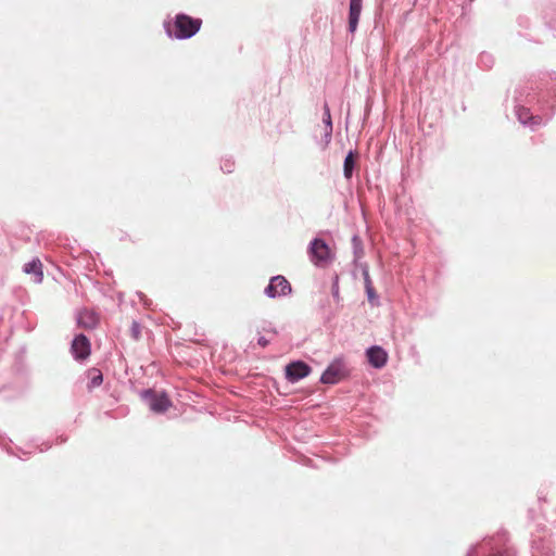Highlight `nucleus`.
I'll use <instances>...</instances> for the list:
<instances>
[{
  "mask_svg": "<svg viewBox=\"0 0 556 556\" xmlns=\"http://www.w3.org/2000/svg\"><path fill=\"white\" fill-rule=\"evenodd\" d=\"M367 358L371 366L381 368L387 364L388 353L380 346H371L367 350Z\"/></svg>",
  "mask_w": 556,
  "mask_h": 556,
  "instance_id": "nucleus-8",
  "label": "nucleus"
},
{
  "mask_svg": "<svg viewBox=\"0 0 556 556\" xmlns=\"http://www.w3.org/2000/svg\"><path fill=\"white\" fill-rule=\"evenodd\" d=\"M146 397L150 408L155 413H164L170 406V401L165 393L148 391Z\"/></svg>",
  "mask_w": 556,
  "mask_h": 556,
  "instance_id": "nucleus-5",
  "label": "nucleus"
},
{
  "mask_svg": "<svg viewBox=\"0 0 556 556\" xmlns=\"http://www.w3.org/2000/svg\"><path fill=\"white\" fill-rule=\"evenodd\" d=\"M357 156H358L357 152L350 151L344 160L343 172H344L345 178H348V179H350L353 175V169H354Z\"/></svg>",
  "mask_w": 556,
  "mask_h": 556,
  "instance_id": "nucleus-12",
  "label": "nucleus"
},
{
  "mask_svg": "<svg viewBox=\"0 0 556 556\" xmlns=\"http://www.w3.org/2000/svg\"><path fill=\"white\" fill-rule=\"evenodd\" d=\"M202 20L193 18L187 14H177L174 21V31L168 26L167 33L177 39H187L195 35L201 28Z\"/></svg>",
  "mask_w": 556,
  "mask_h": 556,
  "instance_id": "nucleus-1",
  "label": "nucleus"
},
{
  "mask_svg": "<svg viewBox=\"0 0 556 556\" xmlns=\"http://www.w3.org/2000/svg\"><path fill=\"white\" fill-rule=\"evenodd\" d=\"M348 375V369L345 365L336 361L329 365V367L321 375V382L327 384H334L342 380Z\"/></svg>",
  "mask_w": 556,
  "mask_h": 556,
  "instance_id": "nucleus-3",
  "label": "nucleus"
},
{
  "mask_svg": "<svg viewBox=\"0 0 556 556\" xmlns=\"http://www.w3.org/2000/svg\"><path fill=\"white\" fill-rule=\"evenodd\" d=\"M367 293L369 299H372L375 296L372 287L369 283L367 285Z\"/></svg>",
  "mask_w": 556,
  "mask_h": 556,
  "instance_id": "nucleus-17",
  "label": "nucleus"
},
{
  "mask_svg": "<svg viewBox=\"0 0 556 556\" xmlns=\"http://www.w3.org/2000/svg\"><path fill=\"white\" fill-rule=\"evenodd\" d=\"M311 372V367L301 361L292 362L286 367V376L288 380L294 382L298 381Z\"/></svg>",
  "mask_w": 556,
  "mask_h": 556,
  "instance_id": "nucleus-6",
  "label": "nucleus"
},
{
  "mask_svg": "<svg viewBox=\"0 0 556 556\" xmlns=\"http://www.w3.org/2000/svg\"><path fill=\"white\" fill-rule=\"evenodd\" d=\"M324 122L326 123L327 135L330 136V134L332 131V123H331L330 110L327 104H325V106H324Z\"/></svg>",
  "mask_w": 556,
  "mask_h": 556,
  "instance_id": "nucleus-13",
  "label": "nucleus"
},
{
  "mask_svg": "<svg viewBox=\"0 0 556 556\" xmlns=\"http://www.w3.org/2000/svg\"><path fill=\"white\" fill-rule=\"evenodd\" d=\"M291 292V285L283 276L273 277L265 289L269 298L287 295Z\"/></svg>",
  "mask_w": 556,
  "mask_h": 556,
  "instance_id": "nucleus-4",
  "label": "nucleus"
},
{
  "mask_svg": "<svg viewBox=\"0 0 556 556\" xmlns=\"http://www.w3.org/2000/svg\"><path fill=\"white\" fill-rule=\"evenodd\" d=\"M312 262L317 266L326 265L332 257L331 250L321 239H315L309 247Z\"/></svg>",
  "mask_w": 556,
  "mask_h": 556,
  "instance_id": "nucleus-2",
  "label": "nucleus"
},
{
  "mask_svg": "<svg viewBox=\"0 0 556 556\" xmlns=\"http://www.w3.org/2000/svg\"><path fill=\"white\" fill-rule=\"evenodd\" d=\"M522 117H526V114H522V115L520 114V115H519V118H520V119H522Z\"/></svg>",
  "mask_w": 556,
  "mask_h": 556,
  "instance_id": "nucleus-20",
  "label": "nucleus"
},
{
  "mask_svg": "<svg viewBox=\"0 0 556 556\" xmlns=\"http://www.w3.org/2000/svg\"><path fill=\"white\" fill-rule=\"evenodd\" d=\"M25 273L34 274L35 280L40 282L42 280V264L39 260H33L25 265Z\"/></svg>",
  "mask_w": 556,
  "mask_h": 556,
  "instance_id": "nucleus-11",
  "label": "nucleus"
},
{
  "mask_svg": "<svg viewBox=\"0 0 556 556\" xmlns=\"http://www.w3.org/2000/svg\"><path fill=\"white\" fill-rule=\"evenodd\" d=\"M362 11V0H350L349 30L354 33L357 28Z\"/></svg>",
  "mask_w": 556,
  "mask_h": 556,
  "instance_id": "nucleus-9",
  "label": "nucleus"
},
{
  "mask_svg": "<svg viewBox=\"0 0 556 556\" xmlns=\"http://www.w3.org/2000/svg\"><path fill=\"white\" fill-rule=\"evenodd\" d=\"M522 117H526V114H522V115L520 114V115H519V118H520V119H522Z\"/></svg>",
  "mask_w": 556,
  "mask_h": 556,
  "instance_id": "nucleus-19",
  "label": "nucleus"
},
{
  "mask_svg": "<svg viewBox=\"0 0 556 556\" xmlns=\"http://www.w3.org/2000/svg\"><path fill=\"white\" fill-rule=\"evenodd\" d=\"M131 336L134 339H138L140 336V326L137 321H132L130 327Z\"/></svg>",
  "mask_w": 556,
  "mask_h": 556,
  "instance_id": "nucleus-15",
  "label": "nucleus"
},
{
  "mask_svg": "<svg viewBox=\"0 0 556 556\" xmlns=\"http://www.w3.org/2000/svg\"><path fill=\"white\" fill-rule=\"evenodd\" d=\"M490 556H513L509 551H503V552H495L492 553Z\"/></svg>",
  "mask_w": 556,
  "mask_h": 556,
  "instance_id": "nucleus-16",
  "label": "nucleus"
},
{
  "mask_svg": "<svg viewBox=\"0 0 556 556\" xmlns=\"http://www.w3.org/2000/svg\"><path fill=\"white\" fill-rule=\"evenodd\" d=\"M258 344L262 345V346H265L267 344V341L264 338H261L258 340Z\"/></svg>",
  "mask_w": 556,
  "mask_h": 556,
  "instance_id": "nucleus-18",
  "label": "nucleus"
},
{
  "mask_svg": "<svg viewBox=\"0 0 556 556\" xmlns=\"http://www.w3.org/2000/svg\"><path fill=\"white\" fill-rule=\"evenodd\" d=\"M102 374L100 370L98 369H92L91 370V383L92 386H100L102 383Z\"/></svg>",
  "mask_w": 556,
  "mask_h": 556,
  "instance_id": "nucleus-14",
  "label": "nucleus"
},
{
  "mask_svg": "<svg viewBox=\"0 0 556 556\" xmlns=\"http://www.w3.org/2000/svg\"><path fill=\"white\" fill-rule=\"evenodd\" d=\"M72 352L76 359H86L90 355L89 340L84 336H77L72 342Z\"/></svg>",
  "mask_w": 556,
  "mask_h": 556,
  "instance_id": "nucleus-7",
  "label": "nucleus"
},
{
  "mask_svg": "<svg viewBox=\"0 0 556 556\" xmlns=\"http://www.w3.org/2000/svg\"><path fill=\"white\" fill-rule=\"evenodd\" d=\"M77 321L79 326L86 329H92L98 325L99 318L94 312L84 309L79 313Z\"/></svg>",
  "mask_w": 556,
  "mask_h": 556,
  "instance_id": "nucleus-10",
  "label": "nucleus"
}]
</instances>
